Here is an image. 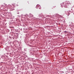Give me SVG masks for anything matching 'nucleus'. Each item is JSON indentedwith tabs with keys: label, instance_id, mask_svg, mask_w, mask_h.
Wrapping results in <instances>:
<instances>
[{
	"label": "nucleus",
	"instance_id": "1",
	"mask_svg": "<svg viewBox=\"0 0 74 74\" xmlns=\"http://www.w3.org/2000/svg\"><path fill=\"white\" fill-rule=\"evenodd\" d=\"M40 6L39 5H36V7H40Z\"/></svg>",
	"mask_w": 74,
	"mask_h": 74
},
{
	"label": "nucleus",
	"instance_id": "2",
	"mask_svg": "<svg viewBox=\"0 0 74 74\" xmlns=\"http://www.w3.org/2000/svg\"><path fill=\"white\" fill-rule=\"evenodd\" d=\"M64 33L65 34H67V32L66 31H64Z\"/></svg>",
	"mask_w": 74,
	"mask_h": 74
},
{
	"label": "nucleus",
	"instance_id": "3",
	"mask_svg": "<svg viewBox=\"0 0 74 74\" xmlns=\"http://www.w3.org/2000/svg\"><path fill=\"white\" fill-rule=\"evenodd\" d=\"M5 6H7V5L6 4H5Z\"/></svg>",
	"mask_w": 74,
	"mask_h": 74
},
{
	"label": "nucleus",
	"instance_id": "4",
	"mask_svg": "<svg viewBox=\"0 0 74 74\" xmlns=\"http://www.w3.org/2000/svg\"><path fill=\"white\" fill-rule=\"evenodd\" d=\"M66 3H67V1H66Z\"/></svg>",
	"mask_w": 74,
	"mask_h": 74
},
{
	"label": "nucleus",
	"instance_id": "5",
	"mask_svg": "<svg viewBox=\"0 0 74 74\" xmlns=\"http://www.w3.org/2000/svg\"><path fill=\"white\" fill-rule=\"evenodd\" d=\"M40 9H41V8H40Z\"/></svg>",
	"mask_w": 74,
	"mask_h": 74
}]
</instances>
